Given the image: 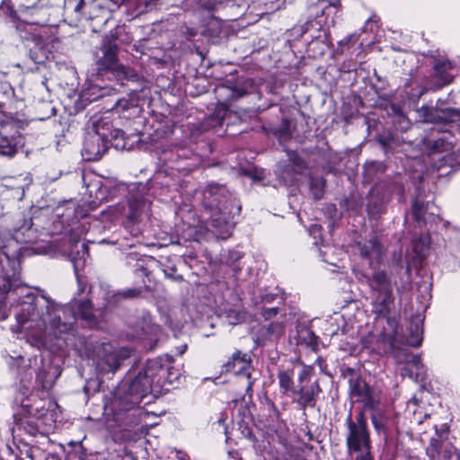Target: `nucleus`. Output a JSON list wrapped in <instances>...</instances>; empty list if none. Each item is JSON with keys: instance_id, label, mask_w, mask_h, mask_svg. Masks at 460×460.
<instances>
[{"instance_id": "nucleus-51", "label": "nucleus", "mask_w": 460, "mask_h": 460, "mask_svg": "<svg viewBox=\"0 0 460 460\" xmlns=\"http://www.w3.org/2000/svg\"><path fill=\"white\" fill-rule=\"evenodd\" d=\"M226 317L231 324H237L243 321L244 314L242 312L230 309L226 313Z\"/></svg>"}, {"instance_id": "nucleus-41", "label": "nucleus", "mask_w": 460, "mask_h": 460, "mask_svg": "<svg viewBox=\"0 0 460 460\" xmlns=\"http://www.w3.org/2000/svg\"><path fill=\"white\" fill-rule=\"evenodd\" d=\"M165 360L167 364L164 363L163 367V368L165 370L164 376H163V385L164 384H172L174 381L178 380L181 376L179 369L170 366L172 357L166 356Z\"/></svg>"}, {"instance_id": "nucleus-12", "label": "nucleus", "mask_w": 460, "mask_h": 460, "mask_svg": "<svg viewBox=\"0 0 460 460\" xmlns=\"http://www.w3.org/2000/svg\"><path fill=\"white\" fill-rule=\"evenodd\" d=\"M448 428L443 425L441 431L436 428V436L431 438L426 448V454L430 460H448L456 451L455 447L447 438Z\"/></svg>"}, {"instance_id": "nucleus-1", "label": "nucleus", "mask_w": 460, "mask_h": 460, "mask_svg": "<svg viewBox=\"0 0 460 460\" xmlns=\"http://www.w3.org/2000/svg\"><path fill=\"white\" fill-rule=\"evenodd\" d=\"M21 247L11 240L0 251V305L9 297L20 305L17 322L26 329L68 332L75 320L71 309L57 304L46 295L35 294L15 278L21 270Z\"/></svg>"}, {"instance_id": "nucleus-7", "label": "nucleus", "mask_w": 460, "mask_h": 460, "mask_svg": "<svg viewBox=\"0 0 460 460\" xmlns=\"http://www.w3.org/2000/svg\"><path fill=\"white\" fill-rule=\"evenodd\" d=\"M256 90L253 79L241 77L236 80H227L226 84L215 89L218 103L221 108L217 111L219 123L224 119L227 110L241 98L252 94Z\"/></svg>"}, {"instance_id": "nucleus-24", "label": "nucleus", "mask_w": 460, "mask_h": 460, "mask_svg": "<svg viewBox=\"0 0 460 460\" xmlns=\"http://www.w3.org/2000/svg\"><path fill=\"white\" fill-rule=\"evenodd\" d=\"M94 2L86 0H64V9L66 13H74L76 19H93V10L96 7Z\"/></svg>"}, {"instance_id": "nucleus-60", "label": "nucleus", "mask_w": 460, "mask_h": 460, "mask_svg": "<svg viewBox=\"0 0 460 460\" xmlns=\"http://www.w3.org/2000/svg\"><path fill=\"white\" fill-rule=\"evenodd\" d=\"M315 363L318 365V367H320L322 372L325 371L326 363H325V360L323 358L318 357L316 361H315Z\"/></svg>"}, {"instance_id": "nucleus-63", "label": "nucleus", "mask_w": 460, "mask_h": 460, "mask_svg": "<svg viewBox=\"0 0 460 460\" xmlns=\"http://www.w3.org/2000/svg\"><path fill=\"white\" fill-rule=\"evenodd\" d=\"M137 270V271H141V272H142V274H143V275H145L146 277H147V276H148V270H147V269H146V268H145V267H143V266L139 267Z\"/></svg>"}, {"instance_id": "nucleus-43", "label": "nucleus", "mask_w": 460, "mask_h": 460, "mask_svg": "<svg viewBox=\"0 0 460 460\" xmlns=\"http://www.w3.org/2000/svg\"><path fill=\"white\" fill-rule=\"evenodd\" d=\"M16 152L17 147L13 140L0 133V155L11 157L13 156Z\"/></svg>"}, {"instance_id": "nucleus-5", "label": "nucleus", "mask_w": 460, "mask_h": 460, "mask_svg": "<svg viewBox=\"0 0 460 460\" xmlns=\"http://www.w3.org/2000/svg\"><path fill=\"white\" fill-rule=\"evenodd\" d=\"M118 49L114 40L109 37L103 40L102 45L94 52L96 75L99 77L111 75L119 81L137 78L134 69L119 63Z\"/></svg>"}, {"instance_id": "nucleus-39", "label": "nucleus", "mask_w": 460, "mask_h": 460, "mask_svg": "<svg viewBox=\"0 0 460 460\" xmlns=\"http://www.w3.org/2000/svg\"><path fill=\"white\" fill-rule=\"evenodd\" d=\"M310 191L315 199L323 198L325 188V180L323 177H309Z\"/></svg>"}, {"instance_id": "nucleus-62", "label": "nucleus", "mask_w": 460, "mask_h": 460, "mask_svg": "<svg viewBox=\"0 0 460 460\" xmlns=\"http://www.w3.org/2000/svg\"><path fill=\"white\" fill-rule=\"evenodd\" d=\"M352 39H353V35H349V36H348L345 40H341V41L339 42V45H340V46H343V45H345V44H349V42L350 40H352Z\"/></svg>"}, {"instance_id": "nucleus-49", "label": "nucleus", "mask_w": 460, "mask_h": 460, "mask_svg": "<svg viewBox=\"0 0 460 460\" xmlns=\"http://www.w3.org/2000/svg\"><path fill=\"white\" fill-rule=\"evenodd\" d=\"M21 428L29 435L35 437L40 433V428L35 420H28L21 423Z\"/></svg>"}, {"instance_id": "nucleus-22", "label": "nucleus", "mask_w": 460, "mask_h": 460, "mask_svg": "<svg viewBox=\"0 0 460 460\" xmlns=\"http://www.w3.org/2000/svg\"><path fill=\"white\" fill-rule=\"evenodd\" d=\"M150 205V202L142 197L130 198L126 214L128 224L135 225L140 222L143 216L149 212Z\"/></svg>"}, {"instance_id": "nucleus-53", "label": "nucleus", "mask_w": 460, "mask_h": 460, "mask_svg": "<svg viewBox=\"0 0 460 460\" xmlns=\"http://www.w3.org/2000/svg\"><path fill=\"white\" fill-rule=\"evenodd\" d=\"M181 7L185 12H198L199 0H183L181 2Z\"/></svg>"}, {"instance_id": "nucleus-29", "label": "nucleus", "mask_w": 460, "mask_h": 460, "mask_svg": "<svg viewBox=\"0 0 460 460\" xmlns=\"http://www.w3.org/2000/svg\"><path fill=\"white\" fill-rule=\"evenodd\" d=\"M371 422L377 434L384 435L385 438L390 433L391 420L382 409L371 413Z\"/></svg>"}, {"instance_id": "nucleus-32", "label": "nucleus", "mask_w": 460, "mask_h": 460, "mask_svg": "<svg viewBox=\"0 0 460 460\" xmlns=\"http://www.w3.org/2000/svg\"><path fill=\"white\" fill-rule=\"evenodd\" d=\"M349 393L352 397L359 400L371 388L370 385L359 376L349 378Z\"/></svg>"}, {"instance_id": "nucleus-47", "label": "nucleus", "mask_w": 460, "mask_h": 460, "mask_svg": "<svg viewBox=\"0 0 460 460\" xmlns=\"http://www.w3.org/2000/svg\"><path fill=\"white\" fill-rule=\"evenodd\" d=\"M287 163L294 165V168L297 170L298 173H303L307 168L306 162L296 153L289 154Z\"/></svg>"}, {"instance_id": "nucleus-16", "label": "nucleus", "mask_w": 460, "mask_h": 460, "mask_svg": "<svg viewBox=\"0 0 460 460\" xmlns=\"http://www.w3.org/2000/svg\"><path fill=\"white\" fill-rule=\"evenodd\" d=\"M424 121L429 123H451L459 118V111L453 108L438 109L422 106L419 110Z\"/></svg>"}, {"instance_id": "nucleus-45", "label": "nucleus", "mask_w": 460, "mask_h": 460, "mask_svg": "<svg viewBox=\"0 0 460 460\" xmlns=\"http://www.w3.org/2000/svg\"><path fill=\"white\" fill-rule=\"evenodd\" d=\"M445 166L457 170L460 167V156L454 152L445 155L441 159V164L438 166V169Z\"/></svg>"}, {"instance_id": "nucleus-23", "label": "nucleus", "mask_w": 460, "mask_h": 460, "mask_svg": "<svg viewBox=\"0 0 460 460\" xmlns=\"http://www.w3.org/2000/svg\"><path fill=\"white\" fill-rule=\"evenodd\" d=\"M437 208L433 202L415 199L411 204V213L414 220L419 224H425L436 216Z\"/></svg>"}, {"instance_id": "nucleus-34", "label": "nucleus", "mask_w": 460, "mask_h": 460, "mask_svg": "<svg viewBox=\"0 0 460 460\" xmlns=\"http://www.w3.org/2000/svg\"><path fill=\"white\" fill-rule=\"evenodd\" d=\"M376 139L386 153L394 152L396 147L401 146L400 138L390 132L378 135Z\"/></svg>"}, {"instance_id": "nucleus-38", "label": "nucleus", "mask_w": 460, "mask_h": 460, "mask_svg": "<svg viewBox=\"0 0 460 460\" xmlns=\"http://www.w3.org/2000/svg\"><path fill=\"white\" fill-rule=\"evenodd\" d=\"M422 342V330L418 323H411L409 327V336L406 344L411 347H419Z\"/></svg>"}, {"instance_id": "nucleus-10", "label": "nucleus", "mask_w": 460, "mask_h": 460, "mask_svg": "<svg viewBox=\"0 0 460 460\" xmlns=\"http://www.w3.org/2000/svg\"><path fill=\"white\" fill-rule=\"evenodd\" d=\"M163 361L164 359L162 358L149 359L146 367L141 369L138 375L131 381L132 383H137L140 390H144V385H146V395L153 392L155 385L157 388L163 386V376L165 373V370L163 368Z\"/></svg>"}, {"instance_id": "nucleus-61", "label": "nucleus", "mask_w": 460, "mask_h": 460, "mask_svg": "<svg viewBox=\"0 0 460 460\" xmlns=\"http://www.w3.org/2000/svg\"><path fill=\"white\" fill-rule=\"evenodd\" d=\"M344 376H349V378H350L351 376H359V375H357V374H356V372H355V370H354L353 368H351V367H348V368L346 369V371H345V373H344Z\"/></svg>"}, {"instance_id": "nucleus-9", "label": "nucleus", "mask_w": 460, "mask_h": 460, "mask_svg": "<svg viewBox=\"0 0 460 460\" xmlns=\"http://www.w3.org/2000/svg\"><path fill=\"white\" fill-rule=\"evenodd\" d=\"M432 74L427 77L425 85L419 93V97L429 91H438L444 86L451 84L455 75L453 73L455 66L447 58H433Z\"/></svg>"}, {"instance_id": "nucleus-26", "label": "nucleus", "mask_w": 460, "mask_h": 460, "mask_svg": "<svg viewBox=\"0 0 460 460\" xmlns=\"http://www.w3.org/2000/svg\"><path fill=\"white\" fill-rule=\"evenodd\" d=\"M59 374L56 366L50 362L44 363L41 359V367L37 370L36 378L43 389H49Z\"/></svg>"}, {"instance_id": "nucleus-54", "label": "nucleus", "mask_w": 460, "mask_h": 460, "mask_svg": "<svg viewBox=\"0 0 460 460\" xmlns=\"http://www.w3.org/2000/svg\"><path fill=\"white\" fill-rule=\"evenodd\" d=\"M218 2L217 0H199V11L205 10L212 12L216 9Z\"/></svg>"}, {"instance_id": "nucleus-13", "label": "nucleus", "mask_w": 460, "mask_h": 460, "mask_svg": "<svg viewBox=\"0 0 460 460\" xmlns=\"http://www.w3.org/2000/svg\"><path fill=\"white\" fill-rule=\"evenodd\" d=\"M49 3L47 0H38L31 4L19 5V18L30 24H44L47 22L45 16L48 14Z\"/></svg>"}, {"instance_id": "nucleus-4", "label": "nucleus", "mask_w": 460, "mask_h": 460, "mask_svg": "<svg viewBox=\"0 0 460 460\" xmlns=\"http://www.w3.org/2000/svg\"><path fill=\"white\" fill-rule=\"evenodd\" d=\"M348 435L346 447L348 454L355 455L354 460H375L370 432L367 427L364 411L356 415V420H352L351 413L346 419Z\"/></svg>"}, {"instance_id": "nucleus-25", "label": "nucleus", "mask_w": 460, "mask_h": 460, "mask_svg": "<svg viewBox=\"0 0 460 460\" xmlns=\"http://www.w3.org/2000/svg\"><path fill=\"white\" fill-rule=\"evenodd\" d=\"M200 34L212 43L220 40L223 31V21L214 15L209 16L202 23Z\"/></svg>"}, {"instance_id": "nucleus-37", "label": "nucleus", "mask_w": 460, "mask_h": 460, "mask_svg": "<svg viewBox=\"0 0 460 460\" xmlns=\"http://www.w3.org/2000/svg\"><path fill=\"white\" fill-rule=\"evenodd\" d=\"M359 401H362L364 402V408L366 410H371L372 412L381 409L379 408V394L372 387L366 393V395H363L359 399Z\"/></svg>"}, {"instance_id": "nucleus-58", "label": "nucleus", "mask_w": 460, "mask_h": 460, "mask_svg": "<svg viewBox=\"0 0 460 460\" xmlns=\"http://www.w3.org/2000/svg\"><path fill=\"white\" fill-rule=\"evenodd\" d=\"M182 32L188 39L194 38L199 33L196 28L189 27L187 25L182 26Z\"/></svg>"}, {"instance_id": "nucleus-20", "label": "nucleus", "mask_w": 460, "mask_h": 460, "mask_svg": "<svg viewBox=\"0 0 460 460\" xmlns=\"http://www.w3.org/2000/svg\"><path fill=\"white\" fill-rule=\"evenodd\" d=\"M312 31L317 32V34L312 35V40L309 45L313 44L314 41L329 44V32L323 30L322 23L314 19L308 20L304 24L296 25L293 28L294 34L298 38L303 37L305 33Z\"/></svg>"}, {"instance_id": "nucleus-6", "label": "nucleus", "mask_w": 460, "mask_h": 460, "mask_svg": "<svg viewBox=\"0 0 460 460\" xmlns=\"http://www.w3.org/2000/svg\"><path fill=\"white\" fill-rule=\"evenodd\" d=\"M372 312L385 319L386 325L380 332L379 340L394 348L398 334V317L395 312V297L393 291L371 294Z\"/></svg>"}, {"instance_id": "nucleus-8", "label": "nucleus", "mask_w": 460, "mask_h": 460, "mask_svg": "<svg viewBox=\"0 0 460 460\" xmlns=\"http://www.w3.org/2000/svg\"><path fill=\"white\" fill-rule=\"evenodd\" d=\"M402 195L403 185L396 181H385L376 184L371 190L367 209L369 215L376 216L384 212L392 195Z\"/></svg>"}, {"instance_id": "nucleus-50", "label": "nucleus", "mask_w": 460, "mask_h": 460, "mask_svg": "<svg viewBox=\"0 0 460 460\" xmlns=\"http://www.w3.org/2000/svg\"><path fill=\"white\" fill-rule=\"evenodd\" d=\"M284 332V325L279 322H272L267 327V333L270 336H279Z\"/></svg>"}, {"instance_id": "nucleus-31", "label": "nucleus", "mask_w": 460, "mask_h": 460, "mask_svg": "<svg viewBox=\"0 0 460 460\" xmlns=\"http://www.w3.org/2000/svg\"><path fill=\"white\" fill-rule=\"evenodd\" d=\"M301 174L302 173H298L297 170L294 168V165L289 164L287 162L279 164V178L287 186L294 185L297 181V176Z\"/></svg>"}, {"instance_id": "nucleus-64", "label": "nucleus", "mask_w": 460, "mask_h": 460, "mask_svg": "<svg viewBox=\"0 0 460 460\" xmlns=\"http://www.w3.org/2000/svg\"><path fill=\"white\" fill-rule=\"evenodd\" d=\"M171 278H172L173 279L178 280V281L183 279V277L181 275L171 276Z\"/></svg>"}, {"instance_id": "nucleus-11", "label": "nucleus", "mask_w": 460, "mask_h": 460, "mask_svg": "<svg viewBox=\"0 0 460 460\" xmlns=\"http://www.w3.org/2000/svg\"><path fill=\"white\" fill-rule=\"evenodd\" d=\"M252 356L250 353H243L236 350L229 359L223 365L226 372H232L236 376H244L247 379L245 391L250 394L256 378L252 377L254 368L252 365Z\"/></svg>"}, {"instance_id": "nucleus-36", "label": "nucleus", "mask_w": 460, "mask_h": 460, "mask_svg": "<svg viewBox=\"0 0 460 460\" xmlns=\"http://www.w3.org/2000/svg\"><path fill=\"white\" fill-rule=\"evenodd\" d=\"M385 172V165L382 162H367L364 165V177L367 181H373L379 174Z\"/></svg>"}, {"instance_id": "nucleus-44", "label": "nucleus", "mask_w": 460, "mask_h": 460, "mask_svg": "<svg viewBox=\"0 0 460 460\" xmlns=\"http://www.w3.org/2000/svg\"><path fill=\"white\" fill-rule=\"evenodd\" d=\"M89 93L83 92L78 94L77 99L75 101L73 107L70 108V114H76L84 111L88 104L92 102Z\"/></svg>"}, {"instance_id": "nucleus-59", "label": "nucleus", "mask_w": 460, "mask_h": 460, "mask_svg": "<svg viewBox=\"0 0 460 460\" xmlns=\"http://www.w3.org/2000/svg\"><path fill=\"white\" fill-rule=\"evenodd\" d=\"M411 363L412 366H414L417 369H420V367H422L420 363V358L418 356L411 355L410 358V361L407 363Z\"/></svg>"}, {"instance_id": "nucleus-30", "label": "nucleus", "mask_w": 460, "mask_h": 460, "mask_svg": "<svg viewBox=\"0 0 460 460\" xmlns=\"http://www.w3.org/2000/svg\"><path fill=\"white\" fill-rule=\"evenodd\" d=\"M120 367V358L115 351H110L99 360L97 367L104 373H115Z\"/></svg>"}, {"instance_id": "nucleus-33", "label": "nucleus", "mask_w": 460, "mask_h": 460, "mask_svg": "<svg viewBox=\"0 0 460 460\" xmlns=\"http://www.w3.org/2000/svg\"><path fill=\"white\" fill-rule=\"evenodd\" d=\"M51 53L48 51L40 43H35L29 49L30 59L37 65L45 64L50 58Z\"/></svg>"}, {"instance_id": "nucleus-27", "label": "nucleus", "mask_w": 460, "mask_h": 460, "mask_svg": "<svg viewBox=\"0 0 460 460\" xmlns=\"http://www.w3.org/2000/svg\"><path fill=\"white\" fill-rule=\"evenodd\" d=\"M118 114L128 112V116L135 115L139 111L138 97L137 93H131L128 98L119 99L112 108Z\"/></svg>"}, {"instance_id": "nucleus-28", "label": "nucleus", "mask_w": 460, "mask_h": 460, "mask_svg": "<svg viewBox=\"0 0 460 460\" xmlns=\"http://www.w3.org/2000/svg\"><path fill=\"white\" fill-rule=\"evenodd\" d=\"M144 291L150 292L151 288L145 285L143 287L138 288H129L123 290H119L111 295L110 298V303L117 305L123 300H132L137 298L143 297Z\"/></svg>"}, {"instance_id": "nucleus-17", "label": "nucleus", "mask_w": 460, "mask_h": 460, "mask_svg": "<svg viewBox=\"0 0 460 460\" xmlns=\"http://www.w3.org/2000/svg\"><path fill=\"white\" fill-rule=\"evenodd\" d=\"M109 143L98 135L89 134L84 140L82 155L87 161H97L107 152Z\"/></svg>"}, {"instance_id": "nucleus-3", "label": "nucleus", "mask_w": 460, "mask_h": 460, "mask_svg": "<svg viewBox=\"0 0 460 460\" xmlns=\"http://www.w3.org/2000/svg\"><path fill=\"white\" fill-rule=\"evenodd\" d=\"M140 390L137 383L130 382L128 385L119 386L113 394L112 399L106 406L113 416V420L119 425H133L137 423V412L139 411L138 405L147 396L146 388Z\"/></svg>"}, {"instance_id": "nucleus-42", "label": "nucleus", "mask_w": 460, "mask_h": 460, "mask_svg": "<svg viewBox=\"0 0 460 460\" xmlns=\"http://www.w3.org/2000/svg\"><path fill=\"white\" fill-rule=\"evenodd\" d=\"M35 110L37 111V119L40 120H44L55 113V108L50 102H39L35 105Z\"/></svg>"}, {"instance_id": "nucleus-56", "label": "nucleus", "mask_w": 460, "mask_h": 460, "mask_svg": "<svg viewBox=\"0 0 460 460\" xmlns=\"http://www.w3.org/2000/svg\"><path fill=\"white\" fill-rule=\"evenodd\" d=\"M279 313V307H270V308H262L261 309V315L264 317L265 320H270L273 317H275Z\"/></svg>"}, {"instance_id": "nucleus-2", "label": "nucleus", "mask_w": 460, "mask_h": 460, "mask_svg": "<svg viewBox=\"0 0 460 460\" xmlns=\"http://www.w3.org/2000/svg\"><path fill=\"white\" fill-rule=\"evenodd\" d=\"M201 217L208 227L226 239L235 226L242 206L225 185L209 183L203 190Z\"/></svg>"}, {"instance_id": "nucleus-52", "label": "nucleus", "mask_w": 460, "mask_h": 460, "mask_svg": "<svg viewBox=\"0 0 460 460\" xmlns=\"http://www.w3.org/2000/svg\"><path fill=\"white\" fill-rule=\"evenodd\" d=\"M288 122L287 119H283L282 123L278 128H272L271 132L278 137H285L288 135Z\"/></svg>"}, {"instance_id": "nucleus-14", "label": "nucleus", "mask_w": 460, "mask_h": 460, "mask_svg": "<svg viewBox=\"0 0 460 460\" xmlns=\"http://www.w3.org/2000/svg\"><path fill=\"white\" fill-rule=\"evenodd\" d=\"M357 247L361 259L367 260L371 269L376 268V265L381 263L385 250L377 238L359 242Z\"/></svg>"}, {"instance_id": "nucleus-57", "label": "nucleus", "mask_w": 460, "mask_h": 460, "mask_svg": "<svg viewBox=\"0 0 460 460\" xmlns=\"http://www.w3.org/2000/svg\"><path fill=\"white\" fill-rule=\"evenodd\" d=\"M76 279H77V285H78V294H83L86 291V289L88 288V283H87V280L79 276L77 273H76Z\"/></svg>"}, {"instance_id": "nucleus-15", "label": "nucleus", "mask_w": 460, "mask_h": 460, "mask_svg": "<svg viewBox=\"0 0 460 460\" xmlns=\"http://www.w3.org/2000/svg\"><path fill=\"white\" fill-rule=\"evenodd\" d=\"M296 397V402L300 410L304 411L307 408H314L317 402L319 394L323 392L318 381L312 383L309 385H302L297 390L292 391Z\"/></svg>"}, {"instance_id": "nucleus-18", "label": "nucleus", "mask_w": 460, "mask_h": 460, "mask_svg": "<svg viewBox=\"0 0 460 460\" xmlns=\"http://www.w3.org/2000/svg\"><path fill=\"white\" fill-rule=\"evenodd\" d=\"M111 5L109 9L114 11L121 5H126L128 13L132 17H137L145 13L156 8L158 0H109Z\"/></svg>"}, {"instance_id": "nucleus-35", "label": "nucleus", "mask_w": 460, "mask_h": 460, "mask_svg": "<svg viewBox=\"0 0 460 460\" xmlns=\"http://www.w3.org/2000/svg\"><path fill=\"white\" fill-rule=\"evenodd\" d=\"M74 307L76 308L82 319L90 323L94 322L95 316L93 311V304L89 299L75 302Z\"/></svg>"}, {"instance_id": "nucleus-46", "label": "nucleus", "mask_w": 460, "mask_h": 460, "mask_svg": "<svg viewBox=\"0 0 460 460\" xmlns=\"http://www.w3.org/2000/svg\"><path fill=\"white\" fill-rule=\"evenodd\" d=\"M321 4L323 5L322 15H326V16H329L332 13L333 15H336L340 12L341 7V4L340 0H333L332 2L323 0L321 2Z\"/></svg>"}, {"instance_id": "nucleus-21", "label": "nucleus", "mask_w": 460, "mask_h": 460, "mask_svg": "<svg viewBox=\"0 0 460 460\" xmlns=\"http://www.w3.org/2000/svg\"><path fill=\"white\" fill-rule=\"evenodd\" d=\"M93 135L100 136L102 139L111 142L112 139L124 137V132L119 128H113L111 119L108 117H102L93 120Z\"/></svg>"}, {"instance_id": "nucleus-19", "label": "nucleus", "mask_w": 460, "mask_h": 460, "mask_svg": "<svg viewBox=\"0 0 460 460\" xmlns=\"http://www.w3.org/2000/svg\"><path fill=\"white\" fill-rule=\"evenodd\" d=\"M371 294L393 291L391 278L383 270L373 269L370 274H362Z\"/></svg>"}, {"instance_id": "nucleus-40", "label": "nucleus", "mask_w": 460, "mask_h": 460, "mask_svg": "<svg viewBox=\"0 0 460 460\" xmlns=\"http://www.w3.org/2000/svg\"><path fill=\"white\" fill-rule=\"evenodd\" d=\"M279 385L283 394H288L293 387V370H280L278 373Z\"/></svg>"}, {"instance_id": "nucleus-48", "label": "nucleus", "mask_w": 460, "mask_h": 460, "mask_svg": "<svg viewBox=\"0 0 460 460\" xmlns=\"http://www.w3.org/2000/svg\"><path fill=\"white\" fill-rule=\"evenodd\" d=\"M448 142H447L444 138H438L431 142L429 146V150L431 154L442 153L444 151L448 150Z\"/></svg>"}, {"instance_id": "nucleus-55", "label": "nucleus", "mask_w": 460, "mask_h": 460, "mask_svg": "<svg viewBox=\"0 0 460 460\" xmlns=\"http://www.w3.org/2000/svg\"><path fill=\"white\" fill-rule=\"evenodd\" d=\"M394 355L399 363H408L411 356L405 349H394Z\"/></svg>"}]
</instances>
